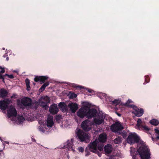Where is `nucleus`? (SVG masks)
<instances>
[{"instance_id": "nucleus-1", "label": "nucleus", "mask_w": 159, "mask_h": 159, "mask_svg": "<svg viewBox=\"0 0 159 159\" xmlns=\"http://www.w3.org/2000/svg\"><path fill=\"white\" fill-rule=\"evenodd\" d=\"M12 102L11 100L5 99L0 101V109L2 110L7 108V116L14 123L20 124L23 122L25 119L22 116L18 115L16 116L17 112L15 107L10 105Z\"/></svg>"}, {"instance_id": "nucleus-2", "label": "nucleus", "mask_w": 159, "mask_h": 159, "mask_svg": "<svg viewBox=\"0 0 159 159\" xmlns=\"http://www.w3.org/2000/svg\"><path fill=\"white\" fill-rule=\"evenodd\" d=\"M107 139L106 134L103 133L100 135L98 139L91 143L89 145L87 148L90 151L98 154L99 157H101V154L99 152L103 150L104 145L102 143L106 141Z\"/></svg>"}, {"instance_id": "nucleus-3", "label": "nucleus", "mask_w": 159, "mask_h": 159, "mask_svg": "<svg viewBox=\"0 0 159 159\" xmlns=\"http://www.w3.org/2000/svg\"><path fill=\"white\" fill-rule=\"evenodd\" d=\"M105 118V114L102 112H99L94 117L93 123L89 120H85L82 122L81 127L84 130L89 131L94 124L100 125L103 124Z\"/></svg>"}, {"instance_id": "nucleus-4", "label": "nucleus", "mask_w": 159, "mask_h": 159, "mask_svg": "<svg viewBox=\"0 0 159 159\" xmlns=\"http://www.w3.org/2000/svg\"><path fill=\"white\" fill-rule=\"evenodd\" d=\"M137 151L141 159H150L151 153L147 146L142 145Z\"/></svg>"}, {"instance_id": "nucleus-5", "label": "nucleus", "mask_w": 159, "mask_h": 159, "mask_svg": "<svg viewBox=\"0 0 159 159\" xmlns=\"http://www.w3.org/2000/svg\"><path fill=\"white\" fill-rule=\"evenodd\" d=\"M76 134L81 141H84L86 143L89 141V136L88 134L84 133L82 130L77 129L76 131Z\"/></svg>"}, {"instance_id": "nucleus-6", "label": "nucleus", "mask_w": 159, "mask_h": 159, "mask_svg": "<svg viewBox=\"0 0 159 159\" xmlns=\"http://www.w3.org/2000/svg\"><path fill=\"white\" fill-rule=\"evenodd\" d=\"M139 138L136 134L134 133H130L127 139V141L129 143L133 144L138 142Z\"/></svg>"}, {"instance_id": "nucleus-7", "label": "nucleus", "mask_w": 159, "mask_h": 159, "mask_svg": "<svg viewBox=\"0 0 159 159\" xmlns=\"http://www.w3.org/2000/svg\"><path fill=\"white\" fill-rule=\"evenodd\" d=\"M123 129V125L119 122H115L111 126V129L113 132H117Z\"/></svg>"}, {"instance_id": "nucleus-8", "label": "nucleus", "mask_w": 159, "mask_h": 159, "mask_svg": "<svg viewBox=\"0 0 159 159\" xmlns=\"http://www.w3.org/2000/svg\"><path fill=\"white\" fill-rule=\"evenodd\" d=\"M31 102V99L27 97H24L23 98L19 99L18 101L19 105H22L25 106H29Z\"/></svg>"}, {"instance_id": "nucleus-9", "label": "nucleus", "mask_w": 159, "mask_h": 159, "mask_svg": "<svg viewBox=\"0 0 159 159\" xmlns=\"http://www.w3.org/2000/svg\"><path fill=\"white\" fill-rule=\"evenodd\" d=\"M74 140L73 139L69 140L65 144L64 146V148H67L69 151H71L73 152L75 151L74 146L73 144Z\"/></svg>"}, {"instance_id": "nucleus-10", "label": "nucleus", "mask_w": 159, "mask_h": 159, "mask_svg": "<svg viewBox=\"0 0 159 159\" xmlns=\"http://www.w3.org/2000/svg\"><path fill=\"white\" fill-rule=\"evenodd\" d=\"M143 122L140 119H139L137 121V124L136 127V129L140 130H143L147 131L149 130V129L148 126H143L142 124Z\"/></svg>"}, {"instance_id": "nucleus-11", "label": "nucleus", "mask_w": 159, "mask_h": 159, "mask_svg": "<svg viewBox=\"0 0 159 159\" xmlns=\"http://www.w3.org/2000/svg\"><path fill=\"white\" fill-rule=\"evenodd\" d=\"M49 98L48 96H44L41 97L39 100V104L43 107L47 106V104L49 102Z\"/></svg>"}, {"instance_id": "nucleus-12", "label": "nucleus", "mask_w": 159, "mask_h": 159, "mask_svg": "<svg viewBox=\"0 0 159 159\" xmlns=\"http://www.w3.org/2000/svg\"><path fill=\"white\" fill-rule=\"evenodd\" d=\"M133 108L134 109L132 113L135 114L136 116L139 117L142 116L143 113V110L142 109L138 108L134 105L132 106Z\"/></svg>"}, {"instance_id": "nucleus-13", "label": "nucleus", "mask_w": 159, "mask_h": 159, "mask_svg": "<svg viewBox=\"0 0 159 159\" xmlns=\"http://www.w3.org/2000/svg\"><path fill=\"white\" fill-rule=\"evenodd\" d=\"M87 110L83 107H81L77 112V116L80 118H83L85 116L87 117Z\"/></svg>"}, {"instance_id": "nucleus-14", "label": "nucleus", "mask_w": 159, "mask_h": 159, "mask_svg": "<svg viewBox=\"0 0 159 159\" xmlns=\"http://www.w3.org/2000/svg\"><path fill=\"white\" fill-rule=\"evenodd\" d=\"M97 110L94 108L89 109L87 111V117L90 119L93 117H94L98 114Z\"/></svg>"}, {"instance_id": "nucleus-15", "label": "nucleus", "mask_w": 159, "mask_h": 159, "mask_svg": "<svg viewBox=\"0 0 159 159\" xmlns=\"http://www.w3.org/2000/svg\"><path fill=\"white\" fill-rule=\"evenodd\" d=\"M53 117L51 116H48L47 120L46 125L49 128H50L54 125Z\"/></svg>"}, {"instance_id": "nucleus-16", "label": "nucleus", "mask_w": 159, "mask_h": 159, "mask_svg": "<svg viewBox=\"0 0 159 159\" xmlns=\"http://www.w3.org/2000/svg\"><path fill=\"white\" fill-rule=\"evenodd\" d=\"M68 107L70 108V110L73 113H75L78 109V105L76 103H71L69 104Z\"/></svg>"}, {"instance_id": "nucleus-17", "label": "nucleus", "mask_w": 159, "mask_h": 159, "mask_svg": "<svg viewBox=\"0 0 159 159\" xmlns=\"http://www.w3.org/2000/svg\"><path fill=\"white\" fill-rule=\"evenodd\" d=\"M49 111L52 114H57L58 111L57 105L55 104L52 105L50 107Z\"/></svg>"}, {"instance_id": "nucleus-18", "label": "nucleus", "mask_w": 159, "mask_h": 159, "mask_svg": "<svg viewBox=\"0 0 159 159\" xmlns=\"http://www.w3.org/2000/svg\"><path fill=\"white\" fill-rule=\"evenodd\" d=\"M112 150V146L109 144H107L104 147V150L106 154L111 153Z\"/></svg>"}, {"instance_id": "nucleus-19", "label": "nucleus", "mask_w": 159, "mask_h": 159, "mask_svg": "<svg viewBox=\"0 0 159 159\" xmlns=\"http://www.w3.org/2000/svg\"><path fill=\"white\" fill-rule=\"evenodd\" d=\"M108 101L111 102L114 105H117L120 103L121 100L120 99H115L114 100H113L112 97H109Z\"/></svg>"}, {"instance_id": "nucleus-20", "label": "nucleus", "mask_w": 159, "mask_h": 159, "mask_svg": "<svg viewBox=\"0 0 159 159\" xmlns=\"http://www.w3.org/2000/svg\"><path fill=\"white\" fill-rule=\"evenodd\" d=\"M59 107L63 111H66V105L64 102H61L58 104Z\"/></svg>"}, {"instance_id": "nucleus-21", "label": "nucleus", "mask_w": 159, "mask_h": 159, "mask_svg": "<svg viewBox=\"0 0 159 159\" xmlns=\"http://www.w3.org/2000/svg\"><path fill=\"white\" fill-rule=\"evenodd\" d=\"M98 95L101 99L105 98L106 100L107 101H108L109 97H110V96H107V94L102 93H99L98 94Z\"/></svg>"}, {"instance_id": "nucleus-22", "label": "nucleus", "mask_w": 159, "mask_h": 159, "mask_svg": "<svg viewBox=\"0 0 159 159\" xmlns=\"http://www.w3.org/2000/svg\"><path fill=\"white\" fill-rule=\"evenodd\" d=\"M82 104L83 106L82 107L87 108V111L91 107V104L88 102H83L82 103Z\"/></svg>"}, {"instance_id": "nucleus-23", "label": "nucleus", "mask_w": 159, "mask_h": 159, "mask_svg": "<svg viewBox=\"0 0 159 159\" xmlns=\"http://www.w3.org/2000/svg\"><path fill=\"white\" fill-rule=\"evenodd\" d=\"M7 91L3 89L0 90V98H3L7 95Z\"/></svg>"}, {"instance_id": "nucleus-24", "label": "nucleus", "mask_w": 159, "mask_h": 159, "mask_svg": "<svg viewBox=\"0 0 159 159\" xmlns=\"http://www.w3.org/2000/svg\"><path fill=\"white\" fill-rule=\"evenodd\" d=\"M49 79V78L47 76H36L34 78V80H48Z\"/></svg>"}, {"instance_id": "nucleus-25", "label": "nucleus", "mask_w": 159, "mask_h": 159, "mask_svg": "<svg viewBox=\"0 0 159 159\" xmlns=\"http://www.w3.org/2000/svg\"><path fill=\"white\" fill-rule=\"evenodd\" d=\"M14 76L16 77V76L15 75H14L12 74L11 75H8L7 74H5V75H3V77L4 78V80L5 79H7L8 78H10L11 79H12L14 78Z\"/></svg>"}, {"instance_id": "nucleus-26", "label": "nucleus", "mask_w": 159, "mask_h": 159, "mask_svg": "<svg viewBox=\"0 0 159 159\" xmlns=\"http://www.w3.org/2000/svg\"><path fill=\"white\" fill-rule=\"evenodd\" d=\"M49 84V83L48 82L45 83L43 85L41 88L40 89H39V91L41 92L43 91L44 90L46 87L48 86Z\"/></svg>"}, {"instance_id": "nucleus-27", "label": "nucleus", "mask_w": 159, "mask_h": 159, "mask_svg": "<svg viewBox=\"0 0 159 159\" xmlns=\"http://www.w3.org/2000/svg\"><path fill=\"white\" fill-rule=\"evenodd\" d=\"M158 121L155 119H153L150 121V123L153 125H157L159 124Z\"/></svg>"}, {"instance_id": "nucleus-28", "label": "nucleus", "mask_w": 159, "mask_h": 159, "mask_svg": "<svg viewBox=\"0 0 159 159\" xmlns=\"http://www.w3.org/2000/svg\"><path fill=\"white\" fill-rule=\"evenodd\" d=\"M121 138L118 137L114 140V142L116 144H120L121 142Z\"/></svg>"}, {"instance_id": "nucleus-29", "label": "nucleus", "mask_w": 159, "mask_h": 159, "mask_svg": "<svg viewBox=\"0 0 159 159\" xmlns=\"http://www.w3.org/2000/svg\"><path fill=\"white\" fill-rule=\"evenodd\" d=\"M72 87L74 88H75L76 89H84V87L83 86L78 85L76 84H74L72 85Z\"/></svg>"}, {"instance_id": "nucleus-30", "label": "nucleus", "mask_w": 159, "mask_h": 159, "mask_svg": "<svg viewBox=\"0 0 159 159\" xmlns=\"http://www.w3.org/2000/svg\"><path fill=\"white\" fill-rule=\"evenodd\" d=\"M25 83L26 85L27 90L29 91L30 89V81L29 80H25Z\"/></svg>"}, {"instance_id": "nucleus-31", "label": "nucleus", "mask_w": 159, "mask_h": 159, "mask_svg": "<svg viewBox=\"0 0 159 159\" xmlns=\"http://www.w3.org/2000/svg\"><path fill=\"white\" fill-rule=\"evenodd\" d=\"M69 98L70 99H73L75 98L77 95L74 93H71L69 94Z\"/></svg>"}, {"instance_id": "nucleus-32", "label": "nucleus", "mask_w": 159, "mask_h": 159, "mask_svg": "<svg viewBox=\"0 0 159 159\" xmlns=\"http://www.w3.org/2000/svg\"><path fill=\"white\" fill-rule=\"evenodd\" d=\"M5 72L4 70L3 69L0 71V80H4V78L3 77V75L2 74L4 73Z\"/></svg>"}, {"instance_id": "nucleus-33", "label": "nucleus", "mask_w": 159, "mask_h": 159, "mask_svg": "<svg viewBox=\"0 0 159 159\" xmlns=\"http://www.w3.org/2000/svg\"><path fill=\"white\" fill-rule=\"evenodd\" d=\"M155 133L156 134V138L157 139H159V130L157 129H155Z\"/></svg>"}, {"instance_id": "nucleus-34", "label": "nucleus", "mask_w": 159, "mask_h": 159, "mask_svg": "<svg viewBox=\"0 0 159 159\" xmlns=\"http://www.w3.org/2000/svg\"><path fill=\"white\" fill-rule=\"evenodd\" d=\"M56 119L57 121H58L59 123L60 121L62 119V116L60 115L57 116Z\"/></svg>"}, {"instance_id": "nucleus-35", "label": "nucleus", "mask_w": 159, "mask_h": 159, "mask_svg": "<svg viewBox=\"0 0 159 159\" xmlns=\"http://www.w3.org/2000/svg\"><path fill=\"white\" fill-rule=\"evenodd\" d=\"M78 150L79 151V152L82 153L84 152V148L82 147H80L78 148Z\"/></svg>"}, {"instance_id": "nucleus-36", "label": "nucleus", "mask_w": 159, "mask_h": 159, "mask_svg": "<svg viewBox=\"0 0 159 159\" xmlns=\"http://www.w3.org/2000/svg\"><path fill=\"white\" fill-rule=\"evenodd\" d=\"M132 148H131L130 153H131V155L132 156L133 159H136V157L134 155V153L132 151Z\"/></svg>"}, {"instance_id": "nucleus-37", "label": "nucleus", "mask_w": 159, "mask_h": 159, "mask_svg": "<svg viewBox=\"0 0 159 159\" xmlns=\"http://www.w3.org/2000/svg\"><path fill=\"white\" fill-rule=\"evenodd\" d=\"M86 89L89 93H91L93 92V90L91 89H89V88H86Z\"/></svg>"}, {"instance_id": "nucleus-38", "label": "nucleus", "mask_w": 159, "mask_h": 159, "mask_svg": "<svg viewBox=\"0 0 159 159\" xmlns=\"http://www.w3.org/2000/svg\"><path fill=\"white\" fill-rule=\"evenodd\" d=\"M41 127L40 126L39 127V130L41 131H42V132H45V131H47L46 130H45V129L44 130L43 129H42L41 128Z\"/></svg>"}, {"instance_id": "nucleus-39", "label": "nucleus", "mask_w": 159, "mask_h": 159, "mask_svg": "<svg viewBox=\"0 0 159 159\" xmlns=\"http://www.w3.org/2000/svg\"><path fill=\"white\" fill-rule=\"evenodd\" d=\"M109 159H118L117 157L115 156L110 157Z\"/></svg>"}, {"instance_id": "nucleus-40", "label": "nucleus", "mask_w": 159, "mask_h": 159, "mask_svg": "<svg viewBox=\"0 0 159 159\" xmlns=\"http://www.w3.org/2000/svg\"><path fill=\"white\" fill-rule=\"evenodd\" d=\"M150 80L149 75H146L145 76V80Z\"/></svg>"}, {"instance_id": "nucleus-41", "label": "nucleus", "mask_w": 159, "mask_h": 159, "mask_svg": "<svg viewBox=\"0 0 159 159\" xmlns=\"http://www.w3.org/2000/svg\"><path fill=\"white\" fill-rule=\"evenodd\" d=\"M132 102V101L131 100L129 99L128 100V101H127V102L126 103V105H128V104H129L130 103H131Z\"/></svg>"}, {"instance_id": "nucleus-42", "label": "nucleus", "mask_w": 159, "mask_h": 159, "mask_svg": "<svg viewBox=\"0 0 159 159\" xmlns=\"http://www.w3.org/2000/svg\"><path fill=\"white\" fill-rule=\"evenodd\" d=\"M39 124H40L41 125L42 124H43V120H39Z\"/></svg>"}, {"instance_id": "nucleus-43", "label": "nucleus", "mask_w": 159, "mask_h": 159, "mask_svg": "<svg viewBox=\"0 0 159 159\" xmlns=\"http://www.w3.org/2000/svg\"><path fill=\"white\" fill-rule=\"evenodd\" d=\"M87 149V148L86 149V150H85V152H86V153L85 154V156H88L89 155V153L87 152V151L86 150Z\"/></svg>"}, {"instance_id": "nucleus-44", "label": "nucleus", "mask_w": 159, "mask_h": 159, "mask_svg": "<svg viewBox=\"0 0 159 159\" xmlns=\"http://www.w3.org/2000/svg\"><path fill=\"white\" fill-rule=\"evenodd\" d=\"M66 156L67 157L68 159H69V157H70L69 156L68 154V153H67V154H66Z\"/></svg>"}, {"instance_id": "nucleus-45", "label": "nucleus", "mask_w": 159, "mask_h": 159, "mask_svg": "<svg viewBox=\"0 0 159 159\" xmlns=\"http://www.w3.org/2000/svg\"><path fill=\"white\" fill-rule=\"evenodd\" d=\"M18 71H15V70L13 71V72L16 73L17 75H18Z\"/></svg>"}, {"instance_id": "nucleus-46", "label": "nucleus", "mask_w": 159, "mask_h": 159, "mask_svg": "<svg viewBox=\"0 0 159 159\" xmlns=\"http://www.w3.org/2000/svg\"><path fill=\"white\" fill-rule=\"evenodd\" d=\"M0 69H1V70H2L3 69L5 70L4 68H2V66H0Z\"/></svg>"}, {"instance_id": "nucleus-47", "label": "nucleus", "mask_w": 159, "mask_h": 159, "mask_svg": "<svg viewBox=\"0 0 159 159\" xmlns=\"http://www.w3.org/2000/svg\"><path fill=\"white\" fill-rule=\"evenodd\" d=\"M16 96V95H15V94H14V95H13V96H12L11 97V98H13V97H14V96Z\"/></svg>"}, {"instance_id": "nucleus-48", "label": "nucleus", "mask_w": 159, "mask_h": 159, "mask_svg": "<svg viewBox=\"0 0 159 159\" xmlns=\"http://www.w3.org/2000/svg\"><path fill=\"white\" fill-rule=\"evenodd\" d=\"M40 80H35V81L36 82H38ZM41 81H42V80H40ZM43 80H42V81H43Z\"/></svg>"}, {"instance_id": "nucleus-49", "label": "nucleus", "mask_w": 159, "mask_h": 159, "mask_svg": "<svg viewBox=\"0 0 159 159\" xmlns=\"http://www.w3.org/2000/svg\"><path fill=\"white\" fill-rule=\"evenodd\" d=\"M9 58L8 57H7V58H6V59H7V61H8V60H9Z\"/></svg>"}, {"instance_id": "nucleus-50", "label": "nucleus", "mask_w": 159, "mask_h": 159, "mask_svg": "<svg viewBox=\"0 0 159 159\" xmlns=\"http://www.w3.org/2000/svg\"><path fill=\"white\" fill-rule=\"evenodd\" d=\"M117 115L119 116H120V114H118V113H117Z\"/></svg>"}, {"instance_id": "nucleus-51", "label": "nucleus", "mask_w": 159, "mask_h": 159, "mask_svg": "<svg viewBox=\"0 0 159 159\" xmlns=\"http://www.w3.org/2000/svg\"><path fill=\"white\" fill-rule=\"evenodd\" d=\"M0 140H1V141L2 142V139H1V137H0Z\"/></svg>"}, {"instance_id": "nucleus-52", "label": "nucleus", "mask_w": 159, "mask_h": 159, "mask_svg": "<svg viewBox=\"0 0 159 159\" xmlns=\"http://www.w3.org/2000/svg\"><path fill=\"white\" fill-rule=\"evenodd\" d=\"M5 143L7 144H9V142H6Z\"/></svg>"}, {"instance_id": "nucleus-53", "label": "nucleus", "mask_w": 159, "mask_h": 159, "mask_svg": "<svg viewBox=\"0 0 159 159\" xmlns=\"http://www.w3.org/2000/svg\"><path fill=\"white\" fill-rule=\"evenodd\" d=\"M148 82H149V81H147L146 82V83H148Z\"/></svg>"}, {"instance_id": "nucleus-54", "label": "nucleus", "mask_w": 159, "mask_h": 159, "mask_svg": "<svg viewBox=\"0 0 159 159\" xmlns=\"http://www.w3.org/2000/svg\"><path fill=\"white\" fill-rule=\"evenodd\" d=\"M25 80H29V79H28V78H26Z\"/></svg>"}, {"instance_id": "nucleus-55", "label": "nucleus", "mask_w": 159, "mask_h": 159, "mask_svg": "<svg viewBox=\"0 0 159 159\" xmlns=\"http://www.w3.org/2000/svg\"><path fill=\"white\" fill-rule=\"evenodd\" d=\"M153 139H154V138H152V140H153Z\"/></svg>"}, {"instance_id": "nucleus-56", "label": "nucleus", "mask_w": 159, "mask_h": 159, "mask_svg": "<svg viewBox=\"0 0 159 159\" xmlns=\"http://www.w3.org/2000/svg\"><path fill=\"white\" fill-rule=\"evenodd\" d=\"M5 49L4 48H3V50H4Z\"/></svg>"}, {"instance_id": "nucleus-57", "label": "nucleus", "mask_w": 159, "mask_h": 159, "mask_svg": "<svg viewBox=\"0 0 159 159\" xmlns=\"http://www.w3.org/2000/svg\"><path fill=\"white\" fill-rule=\"evenodd\" d=\"M34 85H35L34 83Z\"/></svg>"}, {"instance_id": "nucleus-58", "label": "nucleus", "mask_w": 159, "mask_h": 159, "mask_svg": "<svg viewBox=\"0 0 159 159\" xmlns=\"http://www.w3.org/2000/svg\"><path fill=\"white\" fill-rule=\"evenodd\" d=\"M3 82H4V80H3Z\"/></svg>"}]
</instances>
